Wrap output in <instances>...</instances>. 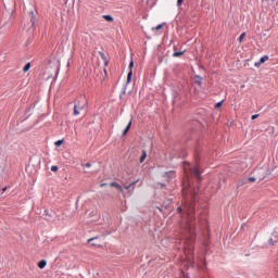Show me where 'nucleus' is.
Segmentation results:
<instances>
[{
  "mask_svg": "<svg viewBox=\"0 0 278 278\" xmlns=\"http://www.w3.org/2000/svg\"><path fill=\"white\" fill-rule=\"evenodd\" d=\"M248 181H250L251 184H253V182L257 181V179H256L255 177H250V178H248Z\"/></svg>",
  "mask_w": 278,
  "mask_h": 278,
  "instance_id": "nucleus-22",
  "label": "nucleus"
},
{
  "mask_svg": "<svg viewBox=\"0 0 278 278\" xmlns=\"http://www.w3.org/2000/svg\"><path fill=\"white\" fill-rule=\"evenodd\" d=\"M127 131H129V129H131V121L128 123V125L126 126Z\"/></svg>",
  "mask_w": 278,
  "mask_h": 278,
  "instance_id": "nucleus-28",
  "label": "nucleus"
},
{
  "mask_svg": "<svg viewBox=\"0 0 278 278\" xmlns=\"http://www.w3.org/2000/svg\"><path fill=\"white\" fill-rule=\"evenodd\" d=\"M29 68H31V63H27V64L23 67L24 73H27V72L29 71Z\"/></svg>",
  "mask_w": 278,
  "mask_h": 278,
  "instance_id": "nucleus-17",
  "label": "nucleus"
},
{
  "mask_svg": "<svg viewBox=\"0 0 278 278\" xmlns=\"http://www.w3.org/2000/svg\"><path fill=\"white\" fill-rule=\"evenodd\" d=\"M202 81H203V78L200 75H195V84L201 86Z\"/></svg>",
  "mask_w": 278,
  "mask_h": 278,
  "instance_id": "nucleus-14",
  "label": "nucleus"
},
{
  "mask_svg": "<svg viewBox=\"0 0 278 278\" xmlns=\"http://www.w3.org/2000/svg\"><path fill=\"white\" fill-rule=\"evenodd\" d=\"M105 186H108V182H103L100 185V188H105Z\"/></svg>",
  "mask_w": 278,
  "mask_h": 278,
  "instance_id": "nucleus-35",
  "label": "nucleus"
},
{
  "mask_svg": "<svg viewBox=\"0 0 278 278\" xmlns=\"http://www.w3.org/2000/svg\"><path fill=\"white\" fill-rule=\"evenodd\" d=\"M90 166H92V164H90V163L85 164V168H90Z\"/></svg>",
  "mask_w": 278,
  "mask_h": 278,
  "instance_id": "nucleus-34",
  "label": "nucleus"
},
{
  "mask_svg": "<svg viewBox=\"0 0 278 278\" xmlns=\"http://www.w3.org/2000/svg\"><path fill=\"white\" fill-rule=\"evenodd\" d=\"M91 247H101V243H98L97 241H92Z\"/></svg>",
  "mask_w": 278,
  "mask_h": 278,
  "instance_id": "nucleus-26",
  "label": "nucleus"
},
{
  "mask_svg": "<svg viewBox=\"0 0 278 278\" xmlns=\"http://www.w3.org/2000/svg\"><path fill=\"white\" fill-rule=\"evenodd\" d=\"M99 55H100L101 60H103L105 66H108L109 61H108V56H105V53L99 51Z\"/></svg>",
  "mask_w": 278,
  "mask_h": 278,
  "instance_id": "nucleus-10",
  "label": "nucleus"
},
{
  "mask_svg": "<svg viewBox=\"0 0 278 278\" xmlns=\"http://www.w3.org/2000/svg\"><path fill=\"white\" fill-rule=\"evenodd\" d=\"M160 29H164V24H159L157 26L153 27V28H152V31H155V34H156L157 36H160V34H162V33H159Z\"/></svg>",
  "mask_w": 278,
  "mask_h": 278,
  "instance_id": "nucleus-7",
  "label": "nucleus"
},
{
  "mask_svg": "<svg viewBox=\"0 0 278 278\" xmlns=\"http://www.w3.org/2000/svg\"><path fill=\"white\" fill-rule=\"evenodd\" d=\"M273 240H274L273 238H271V239H269V242H270L271 244H273Z\"/></svg>",
  "mask_w": 278,
  "mask_h": 278,
  "instance_id": "nucleus-36",
  "label": "nucleus"
},
{
  "mask_svg": "<svg viewBox=\"0 0 278 278\" xmlns=\"http://www.w3.org/2000/svg\"><path fill=\"white\" fill-rule=\"evenodd\" d=\"M86 108H88V102H86V100H78L74 102V115L75 116H79V113L83 110H86Z\"/></svg>",
  "mask_w": 278,
  "mask_h": 278,
  "instance_id": "nucleus-2",
  "label": "nucleus"
},
{
  "mask_svg": "<svg viewBox=\"0 0 278 278\" xmlns=\"http://www.w3.org/2000/svg\"><path fill=\"white\" fill-rule=\"evenodd\" d=\"M157 186H161V188H166V184L157 182Z\"/></svg>",
  "mask_w": 278,
  "mask_h": 278,
  "instance_id": "nucleus-32",
  "label": "nucleus"
},
{
  "mask_svg": "<svg viewBox=\"0 0 278 278\" xmlns=\"http://www.w3.org/2000/svg\"><path fill=\"white\" fill-rule=\"evenodd\" d=\"M182 4H184V0H177L178 8L181 7Z\"/></svg>",
  "mask_w": 278,
  "mask_h": 278,
  "instance_id": "nucleus-27",
  "label": "nucleus"
},
{
  "mask_svg": "<svg viewBox=\"0 0 278 278\" xmlns=\"http://www.w3.org/2000/svg\"><path fill=\"white\" fill-rule=\"evenodd\" d=\"M199 187L188 190L182 189L184 210L186 217L181 216L179 229L177 232L178 241L182 242L185 254L192 255L194 253V240L197 238V217H194L197 201H199Z\"/></svg>",
  "mask_w": 278,
  "mask_h": 278,
  "instance_id": "nucleus-1",
  "label": "nucleus"
},
{
  "mask_svg": "<svg viewBox=\"0 0 278 278\" xmlns=\"http://www.w3.org/2000/svg\"><path fill=\"white\" fill-rule=\"evenodd\" d=\"M144 160H147V151L143 150L142 154H141V156L139 159L140 164H142V162H144Z\"/></svg>",
  "mask_w": 278,
  "mask_h": 278,
  "instance_id": "nucleus-13",
  "label": "nucleus"
},
{
  "mask_svg": "<svg viewBox=\"0 0 278 278\" xmlns=\"http://www.w3.org/2000/svg\"><path fill=\"white\" fill-rule=\"evenodd\" d=\"M29 17H30V23L31 25H36V13H34V11H29Z\"/></svg>",
  "mask_w": 278,
  "mask_h": 278,
  "instance_id": "nucleus-8",
  "label": "nucleus"
},
{
  "mask_svg": "<svg viewBox=\"0 0 278 278\" xmlns=\"http://www.w3.org/2000/svg\"><path fill=\"white\" fill-rule=\"evenodd\" d=\"M136 184H138V180H135V181H132L130 185L125 186L124 189H125V190H129L130 188H134V186H136Z\"/></svg>",
  "mask_w": 278,
  "mask_h": 278,
  "instance_id": "nucleus-15",
  "label": "nucleus"
},
{
  "mask_svg": "<svg viewBox=\"0 0 278 278\" xmlns=\"http://www.w3.org/2000/svg\"><path fill=\"white\" fill-rule=\"evenodd\" d=\"M111 188H116L122 194L125 192V189H123V186H121L118 182H111Z\"/></svg>",
  "mask_w": 278,
  "mask_h": 278,
  "instance_id": "nucleus-5",
  "label": "nucleus"
},
{
  "mask_svg": "<svg viewBox=\"0 0 278 278\" xmlns=\"http://www.w3.org/2000/svg\"><path fill=\"white\" fill-rule=\"evenodd\" d=\"M55 147H62L64 144V139L55 141Z\"/></svg>",
  "mask_w": 278,
  "mask_h": 278,
  "instance_id": "nucleus-20",
  "label": "nucleus"
},
{
  "mask_svg": "<svg viewBox=\"0 0 278 278\" xmlns=\"http://www.w3.org/2000/svg\"><path fill=\"white\" fill-rule=\"evenodd\" d=\"M176 212H177L178 214H182V212H184V207L178 206V207H177V210H176Z\"/></svg>",
  "mask_w": 278,
  "mask_h": 278,
  "instance_id": "nucleus-23",
  "label": "nucleus"
},
{
  "mask_svg": "<svg viewBox=\"0 0 278 278\" xmlns=\"http://www.w3.org/2000/svg\"><path fill=\"white\" fill-rule=\"evenodd\" d=\"M128 132H129V130H127V128H125L122 136H127Z\"/></svg>",
  "mask_w": 278,
  "mask_h": 278,
  "instance_id": "nucleus-31",
  "label": "nucleus"
},
{
  "mask_svg": "<svg viewBox=\"0 0 278 278\" xmlns=\"http://www.w3.org/2000/svg\"><path fill=\"white\" fill-rule=\"evenodd\" d=\"M190 172H191V175L195 177L198 184H201V181L203 180V177H201V173H202L201 167H199V165L191 167Z\"/></svg>",
  "mask_w": 278,
  "mask_h": 278,
  "instance_id": "nucleus-3",
  "label": "nucleus"
},
{
  "mask_svg": "<svg viewBox=\"0 0 278 278\" xmlns=\"http://www.w3.org/2000/svg\"><path fill=\"white\" fill-rule=\"evenodd\" d=\"M254 66H256V68H260V66H262V63H260V61L257 63L254 64Z\"/></svg>",
  "mask_w": 278,
  "mask_h": 278,
  "instance_id": "nucleus-33",
  "label": "nucleus"
},
{
  "mask_svg": "<svg viewBox=\"0 0 278 278\" xmlns=\"http://www.w3.org/2000/svg\"><path fill=\"white\" fill-rule=\"evenodd\" d=\"M264 62H268V55H264L260 59V64H264Z\"/></svg>",
  "mask_w": 278,
  "mask_h": 278,
  "instance_id": "nucleus-16",
  "label": "nucleus"
},
{
  "mask_svg": "<svg viewBox=\"0 0 278 278\" xmlns=\"http://www.w3.org/2000/svg\"><path fill=\"white\" fill-rule=\"evenodd\" d=\"M37 266H38V268H40L42 270L43 268L47 267V261L46 260L39 261Z\"/></svg>",
  "mask_w": 278,
  "mask_h": 278,
  "instance_id": "nucleus-9",
  "label": "nucleus"
},
{
  "mask_svg": "<svg viewBox=\"0 0 278 278\" xmlns=\"http://www.w3.org/2000/svg\"><path fill=\"white\" fill-rule=\"evenodd\" d=\"M164 177L167 182H170V179H174V177H175V172H166Z\"/></svg>",
  "mask_w": 278,
  "mask_h": 278,
  "instance_id": "nucleus-6",
  "label": "nucleus"
},
{
  "mask_svg": "<svg viewBox=\"0 0 278 278\" xmlns=\"http://www.w3.org/2000/svg\"><path fill=\"white\" fill-rule=\"evenodd\" d=\"M215 108H216V109H218V108H223V101L217 102V103L215 104Z\"/></svg>",
  "mask_w": 278,
  "mask_h": 278,
  "instance_id": "nucleus-24",
  "label": "nucleus"
},
{
  "mask_svg": "<svg viewBox=\"0 0 278 278\" xmlns=\"http://www.w3.org/2000/svg\"><path fill=\"white\" fill-rule=\"evenodd\" d=\"M102 18H104V21H108V23H114V17H112V15H103Z\"/></svg>",
  "mask_w": 278,
  "mask_h": 278,
  "instance_id": "nucleus-11",
  "label": "nucleus"
},
{
  "mask_svg": "<svg viewBox=\"0 0 278 278\" xmlns=\"http://www.w3.org/2000/svg\"><path fill=\"white\" fill-rule=\"evenodd\" d=\"M187 260H188L189 264H190L191 266H193L194 263L192 262V258H190V256H188Z\"/></svg>",
  "mask_w": 278,
  "mask_h": 278,
  "instance_id": "nucleus-29",
  "label": "nucleus"
},
{
  "mask_svg": "<svg viewBox=\"0 0 278 278\" xmlns=\"http://www.w3.org/2000/svg\"><path fill=\"white\" fill-rule=\"evenodd\" d=\"M58 168H59L58 166L52 165V166H51V170H52V173H56Z\"/></svg>",
  "mask_w": 278,
  "mask_h": 278,
  "instance_id": "nucleus-25",
  "label": "nucleus"
},
{
  "mask_svg": "<svg viewBox=\"0 0 278 278\" xmlns=\"http://www.w3.org/2000/svg\"><path fill=\"white\" fill-rule=\"evenodd\" d=\"M255 118H260V114L252 115V121H255Z\"/></svg>",
  "mask_w": 278,
  "mask_h": 278,
  "instance_id": "nucleus-30",
  "label": "nucleus"
},
{
  "mask_svg": "<svg viewBox=\"0 0 278 278\" xmlns=\"http://www.w3.org/2000/svg\"><path fill=\"white\" fill-rule=\"evenodd\" d=\"M128 68L129 73L127 75V84H131V77H134V61H130Z\"/></svg>",
  "mask_w": 278,
  "mask_h": 278,
  "instance_id": "nucleus-4",
  "label": "nucleus"
},
{
  "mask_svg": "<svg viewBox=\"0 0 278 278\" xmlns=\"http://www.w3.org/2000/svg\"><path fill=\"white\" fill-rule=\"evenodd\" d=\"M94 240H99V237H93V238H90L88 239V244H92V242H94Z\"/></svg>",
  "mask_w": 278,
  "mask_h": 278,
  "instance_id": "nucleus-21",
  "label": "nucleus"
},
{
  "mask_svg": "<svg viewBox=\"0 0 278 278\" xmlns=\"http://www.w3.org/2000/svg\"><path fill=\"white\" fill-rule=\"evenodd\" d=\"M186 53V51H175L173 53V58H181V55H184Z\"/></svg>",
  "mask_w": 278,
  "mask_h": 278,
  "instance_id": "nucleus-12",
  "label": "nucleus"
},
{
  "mask_svg": "<svg viewBox=\"0 0 278 278\" xmlns=\"http://www.w3.org/2000/svg\"><path fill=\"white\" fill-rule=\"evenodd\" d=\"M247 37V33H242L239 38H238V41L239 42H242V40H244V38Z\"/></svg>",
  "mask_w": 278,
  "mask_h": 278,
  "instance_id": "nucleus-18",
  "label": "nucleus"
},
{
  "mask_svg": "<svg viewBox=\"0 0 278 278\" xmlns=\"http://www.w3.org/2000/svg\"><path fill=\"white\" fill-rule=\"evenodd\" d=\"M273 238H274V242H277V241H278V231H277V230H275V231L273 232Z\"/></svg>",
  "mask_w": 278,
  "mask_h": 278,
  "instance_id": "nucleus-19",
  "label": "nucleus"
}]
</instances>
